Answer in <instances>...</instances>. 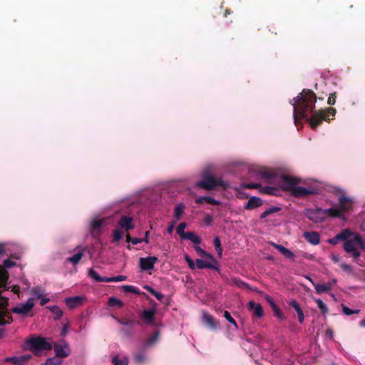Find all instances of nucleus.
Masks as SVG:
<instances>
[{
    "label": "nucleus",
    "instance_id": "36",
    "mask_svg": "<svg viewBox=\"0 0 365 365\" xmlns=\"http://www.w3.org/2000/svg\"><path fill=\"white\" fill-rule=\"evenodd\" d=\"M195 250L199 256L202 257H208L209 258L211 259V254L207 252L205 250L202 249L200 247L198 246V245H196L195 246Z\"/></svg>",
    "mask_w": 365,
    "mask_h": 365
},
{
    "label": "nucleus",
    "instance_id": "11",
    "mask_svg": "<svg viewBox=\"0 0 365 365\" xmlns=\"http://www.w3.org/2000/svg\"><path fill=\"white\" fill-rule=\"evenodd\" d=\"M86 302V297L84 296H76L72 297H68L65 299L66 304L70 309H75L84 304Z\"/></svg>",
    "mask_w": 365,
    "mask_h": 365
},
{
    "label": "nucleus",
    "instance_id": "52",
    "mask_svg": "<svg viewBox=\"0 0 365 365\" xmlns=\"http://www.w3.org/2000/svg\"><path fill=\"white\" fill-rule=\"evenodd\" d=\"M297 316H298V321L300 324H302L304 322V312L302 311V309H301L299 311V312H297Z\"/></svg>",
    "mask_w": 365,
    "mask_h": 365
},
{
    "label": "nucleus",
    "instance_id": "26",
    "mask_svg": "<svg viewBox=\"0 0 365 365\" xmlns=\"http://www.w3.org/2000/svg\"><path fill=\"white\" fill-rule=\"evenodd\" d=\"M83 251H84V249L81 248L78 251V252H76L73 256L67 258V261L71 262L73 264H78L83 256Z\"/></svg>",
    "mask_w": 365,
    "mask_h": 365
},
{
    "label": "nucleus",
    "instance_id": "37",
    "mask_svg": "<svg viewBox=\"0 0 365 365\" xmlns=\"http://www.w3.org/2000/svg\"><path fill=\"white\" fill-rule=\"evenodd\" d=\"M158 337H159V334L158 332H156L153 336H152L151 338L147 339L145 341V342L144 343V347L146 348L152 344H153L154 343H155V341L158 339Z\"/></svg>",
    "mask_w": 365,
    "mask_h": 365
},
{
    "label": "nucleus",
    "instance_id": "6",
    "mask_svg": "<svg viewBox=\"0 0 365 365\" xmlns=\"http://www.w3.org/2000/svg\"><path fill=\"white\" fill-rule=\"evenodd\" d=\"M8 279V273L4 267L0 265V293L8 289L6 287V281ZM11 322V318L9 316L5 314L1 310H0V325H4Z\"/></svg>",
    "mask_w": 365,
    "mask_h": 365
},
{
    "label": "nucleus",
    "instance_id": "19",
    "mask_svg": "<svg viewBox=\"0 0 365 365\" xmlns=\"http://www.w3.org/2000/svg\"><path fill=\"white\" fill-rule=\"evenodd\" d=\"M271 245L277 249L282 255H283L286 258L294 259L295 257L294 254L289 250V249L284 247L282 245H278L274 242H271Z\"/></svg>",
    "mask_w": 365,
    "mask_h": 365
},
{
    "label": "nucleus",
    "instance_id": "28",
    "mask_svg": "<svg viewBox=\"0 0 365 365\" xmlns=\"http://www.w3.org/2000/svg\"><path fill=\"white\" fill-rule=\"evenodd\" d=\"M196 265H197V267L199 269L210 268V269H217V266H214V264L207 263V262H205V261H203V259H196Z\"/></svg>",
    "mask_w": 365,
    "mask_h": 365
},
{
    "label": "nucleus",
    "instance_id": "63",
    "mask_svg": "<svg viewBox=\"0 0 365 365\" xmlns=\"http://www.w3.org/2000/svg\"><path fill=\"white\" fill-rule=\"evenodd\" d=\"M145 289L146 290H148V292H150L151 294L154 293V292H155V289H153L151 287H150V286H145Z\"/></svg>",
    "mask_w": 365,
    "mask_h": 365
},
{
    "label": "nucleus",
    "instance_id": "42",
    "mask_svg": "<svg viewBox=\"0 0 365 365\" xmlns=\"http://www.w3.org/2000/svg\"><path fill=\"white\" fill-rule=\"evenodd\" d=\"M123 237V232L120 230H115L113 231V241L116 242L120 240Z\"/></svg>",
    "mask_w": 365,
    "mask_h": 365
},
{
    "label": "nucleus",
    "instance_id": "61",
    "mask_svg": "<svg viewBox=\"0 0 365 365\" xmlns=\"http://www.w3.org/2000/svg\"><path fill=\"white\" fill-rule=\"evenodd\" d=\"M235 283L237 284V286L238 287H243L245 285V284L244 282H242V281L240 280H236L235 282Z\"/></svg>",
    "mask_w": 365,
    "mask_h": 365
},
{
    "label": "nucleus",
    "instance_id": "22",
    "mask_svg": "<svg viewBox=\"0 0 365 365\" xmlns=\"http://www.w3.org/2000/svg\"><path fill=\"white\" fill-rule=\"evenodd\" d=\"M88 277L95 282H107L108 277H101L93 268L88 269Z\"/></svg>",
    "mask_w": 365,
    "mask_h": 365
},
{
    "label": "nucleus",
    "instance_id": "18",
    "mask_svg": "<svg viewBox=\"0 0 365 365\" xmlns=\"http://www.w3.org/2000/svg\"><path fill=\"white\" fill-rule=\"evenodd\" d=\"M303 237L312 245H317L320 242V236L317 232H305L303 234Z\"/></svg>",
    "mask_w": 365,
    "mask_h": 365
},
{
    "label": "nucleus",
    "instance_id": "58",
    "mask_svg": "<svg viewBox=\"0 0 365 365\" xmlns=\"http://www.w3.org/2000/svg\"><path fill=\"white\" fill-rule=\"evenodd\" d=\"M149 235H150V232L149 231H147L145 233V237L143 239H142L143 242H144L145 243L148 244L149 242Z\"/></svg>",
    "mask_w": 365,
    "mask_h": 365
},
{
    "label": "nucleus",
    "instance_id": "53",
    "mask_svg": "<svg viewBox=\"0 0 365 365\" xmlns=\"http://www.w3.org/2000/svg\"><path fill=\"white\" fill-rule=\"evenodd\" d=\"M4 266L7 268H9V267H14L16 265L15 262L11 261L9 259L4 260Z\"/></svg>",
    "mask_w": 365,
    "mask_h": 365
},
{
    "label": "nucleus",
    "instance_id": "48",
    "mask_svg": "<svg viewBox=\"0 0 365 365\" xmlns=\"http://www.w3.org/2000/svg\"><path fill=\"white\" fill-rule=\"evenodd\" d=\"M203 258H204L203 261H205V262H207V263L214 264V266H216L217 264V262L216 261V259L214 258V257L212 255H211V259L209 258L208 257H204Z\"/></svg>",
    "mask_w": 365,
    "mask_h": 365
},
{
    "label": "nucleus",
    "instance_id": "35",
    "mask_svg": "<svg viewBox=\"0 0 365 365\" xmlns=\"http://www.w3.org/2000/svg\"><path fill=\"white\" fill-rule=\"evenodd\" d=\"M187 225L185 222H181L177 227V232L180 235V238L182 240L186 232H185V229L186 228Z\"/></svg>",
    "mask_w": 365,
    "mask_h": 365
},
{
    "label": "nucleus",
    "instance_id": "60",
    "mask_svg": "<svg viewBox=\"0 0 365 365\" xmlns=\"http://www.w3.org/2000/svg\"><path fill=\"white\" fill-rule=\"evenodd\" d=\"M260 175L264 178H269L272 177V175L267 172H262Z\"/></svg>",
    "mask_w": 365,
    "mask_h": 365
},
{
    "label": "nucleus",
    "instance_id": "5",
    "mask_svg": "<svg viewBox=\"0 0 365 365\" xmlns=\"http://www.w3.org/2000/svg\"><path fill=\"white\" fill-rule=\"evenodd\" d=\"M279 183L283 190L290 191L296 197H303L314 192L310 189L298 186V181L292 177L282 176Z\"/></svg>",
    "mask_w": 365,
    "mask_h": 365
},
{
    "label": "nucleus",
    "instance_id": "62",
    "mask_svg": "<svg viewBox=\"0 0 365 365\" xmlns=\"http://www.w3.org/2000/svg\"><path fill=\"white\" fill-rule=\"evenodd\" d=\"M331 259L335 262H337L339 260V257L334 255H331Z\"/></svg>",
    "mask_w": 365,
    "mask_h": 365
},
{
    "label": "nucleus",
    "instance_id": "13",
    "mask_svg": "<svg viewBox=\"0 0 365 365\" xmlns=\"http://www.w3.org/2000/svg\"><path fill=\"white\" fill-rule=\"evenodd\" d=\"M202 320L210 329L215 330L219 328L218 322L209 313L206 312H202Z\"/></svg>",
    "mask_w": 365,
    "mask_h": 365
},
{
    "label": "nucleus",
    "instance_id": "29",
    "mask_svg": "<svg viewBox=\"0 0 365 365\" xmlns=\"http://www.w3.org/2000/svg\"><path fill=\"white\" fill-rule=\"evenodd\" d=\"M280 210H281V207H277V206H272V207L268 208L267 210H265L264 212H263L261 214V218L264 219V218L267 217V216H269L273 213H276Z\"/></svg>",
    "mask_w": 365,
    "mask_h": 365
},
{
    "label": "nucleus",
    "instance_id": "12",
    "mask_svg": "<svg viewBox=\"0 0 365 365\" xmlns=\"http://www.w3.org/2000/svg\"><path fill=\"white\" fill-rule=\"evenodd\" d=\"M54 351L56 353V356L59 357H66L70 353V349L67 343L64 341H61L58 344L54 345Z\"/></svg>",
    "mask_w": 365,
    "mask_h": 365
},
{
    "label": "nucleus",
    "instance_id": "7",
    "mask_svg": "<svg viewBox=\"0 0 365 365\" xmlns=\"http://www.w3.org/2000/svg\"><path fill=\"white\" fill-rule=\"evenodd\" d=\"M158 261V257L155 256H148L140 257L139 259V267L141 271H150L154 269L155 264Z\"/></svg>",
    "mask_w": 365,
    "mask_h": 365
},
{
    "label": "nucleus",
    "instance_id": "49",
    "mask_svg": "<svg viewBox=\"0 0 365 365\" xmlns=\"http://www.w3.org/2000/svg\"><path fill=\"white\" fill-rule=\"evenodd\" d=\"M274 312V315L279 318V319H284V317L283 315V314L282 313V312L280 311V309H279V307L277 306L274 307V308H272Z\"/></svg>",
    "mask_w": 365,
    "mask_h": 365
},
{
    "label": "nucleus",
    "instance_id": "34",
    "mask_svg": "<svg viewBox=\"0 0 365 365\" xmlns=\"http://www.w3.org/2000/svg\"><path fill=\"white\" fill-rule=\"evenodd\" d=\"M48 308L56 315V319H58L62 317L63 312L58 306L48 307Z\"/></svg>",
    "mask_w": 365,
    "mask_h": 365
},
{
    "label": "nucleus",
    "instance_id": "55",
    "mask_svg": "<svg viewBox=\"0 0 365 365\" xmlns=\"http://www.w3.org/2000/svg\"><path fill=\"white\" fill-rule=\"evenodd\" d=\"M39 299L41 300V305H44V304H46V303H48L50 301V299L48 298L44 294Z\"/></svg>",
    "mask_w": 365,
    "mask_h": 365
},
{
    "label": "nucleus",
    "instance_id": "1",
    "mask_svg": "<svg viewBox=\"0 0 365 365\" xmlns=\"http://www.w3.org/2000/svg\"><path fill=\"white\" fill-rule=\"evenodd\" d=\"M315 94L312 91L304 90L297 98L291 102L294 106V119L295 123L298 118H307L312 128H316L322 120H329V114L332 116L335 114L334 108H329L327 112L321 110L314 113Z\"/></svg>",
    "mask_w": 365,
    "mask_h": 365
},
{
    "label": "nucleus",
    "instance_id": "3",
    "mask_svg": "<svg viewBox=\"0 0 365 365\" xmlns=\"http://www.w3.org/2000/svg\"><path fill=\"white\" fill-rule=\"evenodd\" d=\"M347 238H346L344 249L351 254L354 261H357L360 256L359 250H365V238H362L360 235L351 232L348 230Z\"/></svg>",
    "mask_w": 365,
    "mask_h": 365
},
{
    "label": "nucleus",
    "instance_id": "39",
    "mask_svg": "<svg viewBox=\"0 0 365 365\" xmlns=\"http://www.w3.org/2000/svg\"><path fill=\"white\" fill-rule=\"evenodd\" d=\"M127 279V277L125 275H118L117 277H108L107 282H118L125 281Z\"/></svg>",
    "mask_w": 365,
    "mask_h": 365
},
{
    "label": "nucleus",
    "instance_id": "24",
    "mask_svg": "<svg viewBox=\"0 0 365 365\" xmlns=\"http://www.w3.org/2000/svg\"><path fill=\"white\" fill-rule=\"evenodd\" d=\"M182 240H189L195 245L201 243V238L194 232H187Z\"/></svg>",
    "mask_w": 365,
    "mask_h": 365
},
{
    "label": "nucleus",
    "instance_id": "33",
    "mask_svg": "<svg viewBox=\"0 0 365 365\" xmlns=\"http://www.w3.org/2000/svg\"><path fill=\"white\" fill-rule=\"evenodd\" d=\"M62 363V360L56 356L49 358L46 360L45 363H43L41 365H61Z\"/></svg>",
    "mask_w": 365,
    "mask_h": 365
},
{
    "label": "nucleus",
    "instance_id": "32",
    "mask_svg": "<svg viewBox=\"0 0 365 365\" xmlns=\"http://www.w3.org/2000/svg\"><path fill=\"white\" fill-rule=\"evenodd\" d=\"M214 245L215 247V250L217 252V255L220 257H222V248L221 246V241L219 237H215L214 239Z\"/></svg>",
    "mask_w": 365,
    "mask_h": 365
},
{
    "label": "nucleus",
    "instance_id": "14",
    "mask_svg": "<svg viewBox=\"0 0 365 365\" xmlns=\"http://www.w3.org/2000/svg\"><path fill=\"white\" fill-rule=\"evenodd\" d=\"M106 224L105 219H99L98 217L93 218L90 223V229L93 236L99 232L101 227Z\"/></svg>",
    "mask_w": 365,
    "mask_h": 365
},
{
    "label": "nucleus",
    "instance_id": "50",
    "mask_svg": "<svg viewBox=\"0 0 365 365\" xmlns=\"http://www.w3.org/2000/svg\"><path fill=\"white\" fill-rule=\"evenodd\" d=\"M135 359L136 361L143 362L145 359V356L144 354H138L135 356Z\"/></svg>",
    "mask_w": 365,
    "mask_h": 365
},
{
    "label": "nucleus",
    "instance_id": "30",
    "mask_svg": "<svg viewBox=\"0 0 365 365\" xmlns=\"http://www.w3.org/2000/svg\"><path fill=\"white\" fill-rule=\"evenodd\" d=\"M315 302L317 304L318 308L320 309L322 314L323 315L327 314L329 311L327 304L320 299H317Z\"/></svg>",
    "mask_w": 365,
    "mask_h": 365
},
{
    "label": "nucleus",
    "instance_id": "2",
    "mask_svg": "<svg viewBox=\"0 0 365 365\" xmlns=\"http://www.w3.org/2000/svg\"><path fill=\"white\" fill-rule=\"evenodd\" d=\"M339 204L329 209L317 207L307 209L306 216L314 222H321L328 218L345 220V213L351 208L352 200L344 194L339 196Z\"/></svg>",
    "mask_w": 365,
    "mask_h": 365
},
{
    "label": "nucleus",
    "instance_id": "41",
    "mask_svg": "<svg viewBox=\"0 0 365 365\" xmlns=\"http://www.w3.org/2000/svg\"><path fill=\"white\" fill-rule=\"evenodd\" d=\"M342 312L345 315L349 316L353 314H359V309H351L346 306H342Z\"/></svg>",
    "mask_w": 365,
    "mask_h": 365
},
{
    "label": "nucleus",
    "instance_id": "8",
    "mask_svg": "<svg viewBox=\"0 0 365 365\" xmlns=\"http://www.w3.org/2000/svg\"><path fill=\"white\" fill-rule=\"evenodd\" d=\"M203 179L199 181L196 185L206 190H212L217 185H220V182L215 179L212 176L203 175Z\"/></svg>",
    "mask_w": 365,
    "mask_h": 365
},
{
    "label": "nucleus",
    "instance_id": "16",
    "mask_svg": "<svg viewBox=\"0 0 365 365\" xmlns=\"http://www.w3.org/2000/svg\"><path fill=\"white\" fill-rule=\"evenodd\" d=\"M118 225L122 229L126 230H133L135 227L133 218L128 216H122L118 221Z\"/></svg>",
    "mask_w": 365,
    "mask_h": 365
},
{
    "label": "nucleus",
    "instance_id": "27",
    "mask_svg": "<svg viewBox=\"0 0 365 365\" xmlns=\"http://www.w3.org/2000/svg\"><path fill=\"white\" fill-rule=\"evenodd\" d=\"M113 365H128V359L125 356H115L113 358Z\"/></svg>",
    "mask_w": 365,
    "mask_h": 365
},
{
    "label": "nucleus",
    "instance_id": "21",
    "mask_svg": "<svg viewBox=\"0 0 365 365\" xmlns=\"http://www.w3.org/2000/svg\"><path fill=\"white\" fill-rule=\"evenodd\" d=\"M154 314L155 311L153 309L145 310L142 313V319L149 324H153L154 323Z\"/></svg>",
    "mask_w": 365,
    "mask_h": 365
},
{
    "label": "nucleus",
    "instance_id": "4",
    "mask_svg": "<svg viewBox=\"0 0 365 365\" xmlns=\"http://www.w3.org/2000/svg\"><path fill=\"white\" fill-rule=\"evenodd\" d=\"M28 349L35 355L42 356L53 347L52 341L48 338L31 337L26 341Z\"/></svg>",
    "mask_w": 365,
    "mask_h": 365
},
{
    "label": "nucleus",
    "instance_id": "47",
    "mask_svg": "<svg viewBox=\"0 0 365 365\" xmlns=\"http://www.w3.org/2000/svg\"><path fill=\"white\" fill-rule=\"evenodd\" d=\"M127 242H130L133 245H138L143 242L142 239H139L137 237H130V235H128L126 237Z\"/></svg>",
    "mask_w": 365,
    "mask_h": 365
},
{
    "label": "nucleus",
    "instance_id": "40",
    "mask_svg": "<svg viewBox=\"0 0 365 365\" xmlns=\"http://www.w3.org/2000/svg\"><path fill=\"white\" fill-rule=\"evenodd\" d=\"M224 317L230 322L231 323L235 329H238V325L236 322V321L232 317V316L230 315V314L227 312V311H225L224 312Z\"/></svg>",
    "mask_w": 365,
    "mask_h": 365
},
{
    "label": "nucleus",
    "instance_id": "17",
    "mask_svg": "<svg viewBox=\"0 0 365 365\" xmlns=\"http://www.w3.org/2000/svg\"><path fill=\"white\" fill-rule=\"evenodd\" d=\"M336 282V279H334L331 281L328 282L327 283L314 284V287L316 292L317 294H322V293L329 291Z\"/></svg>",
    "mask_w": 365,
    "mask_h": 365
},
{
    "label": "nucleus",
    "instance_id": "59",
    "mask_svg": "<svg viewBox=\"0 0 365 365\" xmlns=\"http://www.w3.org/2000/svg\"><path fill=\"white\" fill-rule=\"evenodd\" d=\"M245 187L247 188H257L259 187V185L255 184V183H250V184H247Z\"/></svg>",
    "mask_w": 365,
    "mask_h": 365
},
{
    "label": "nucleus",
    "instance_id": "38",
    "mask_svg": "<svg viewBox=\"0 0 365 365\" xmlns=\"http://www.w3.org/2000/svg\"><path fill=\"white\" fill-rule=\"evenodd\" d=\"M108 304L110 307L118 306L119 307H121L123 305L122 301H120L118 299L113 297H112L109 299Z\"/></svg>",
    "mask_w": 365,
    "mask_h": 365
},
{
    "label": "nucleus",
    "instance_id": "10",
    "mask_svg": "<svg viewBox=\"0 0 365 365\" xmlns=\"http://www.w3.org/2000/svg\"><path fill=\"white\" fill-rule=\"evenodd\" d=\"M248 310L252 313L256 318H262L264 317V311L260 304L254 301H250L247 304Z\"/></svg>",
    "mask_w": 365,
    "mask_h": 365
},
{
    "label": "nucleus",
    "instance_id": "31",
    "mask_svg": "<svg viewBox=\"0 0 365 365\" xmlns=\"http://www.w3.org/2000/svg\"><path fill=\"white\" fill-rule=\"evenodd\" d=\"M184 210H185V206L182 203L178 205L175 207V212H174V216L176 218V220H179L180 218V217L182 216V215L184 212Z\"/></svg>",
    "mask_w": 365,
    "mask_h": 365
},
{
    "label": "nucleus",
    "instance_id": "54",
    "mask_svg": "<svg viewBox=\"0 0 365 365\" xmlns=\"http://www.w3.org/2000/svg\"><path fill=\"white\" fill-rule=\"evenodd\" d=\"M265 299L266 300L269 302V304H270V306L272 307V308H274V307L277 306V304H275V302H274V300L268 295H266L265 296Z\"/></svg>",
    "mask_w": 365,
    "mask_h": 365
},
{
    "label": "nucleus",
    "instance_id": "64",
    "mask_svg": "<svg viewBox=\"0 0 365 365\" xmlns=\"http://www.w3.org/2000/svg\"><path fill=\"white\" fill-rule=\"evenodd\" d=\"M212 217H207L205 219V223H206V225H210L211 224V222H212Z\"/></svg>",
    "mask_w": 365,
    "mask_h": 365
},
{
    "label": "nucleus",
    "instance_id": "23",
    "mask_svg": "<svg viewBox=\"0 0 365 365\" xmlns=\"http://www.w3.org/2000/svg\"><path fill=\"white\" fill-rule=\"evenodd\" d=\"M347 234L348 230H344L337 234L334 238L329 239L328 242L332 245H336L339 240H344L345 242L346 238H347Z\"/></svg>",
    "mask_w": 365,
    "mask_h": 365
},
{
    "label": "nucleus",
    "instance_id": "57",
    "mask_svg": "<svg viewBox=\"0 0 365 365\" xmlns=\"http://www.w3.org/2000/svg\"><path fill=\"white\" fill-rule=\"evenodd\" d=\"M153 294L158 299V300H162L163 298H164V296L163 294H162L161 293L157 292L155 290L154 293H153Z\"/></svg>",
    "mask_w": 365,
    "mask_h": 365
},
{
    "label": "nucleus",
    "instance_id": "43",
    "mask_svg": "<svg viewBox=\"0 0 365 365\" xmlns=\"http://www.w3.org/2000/svg\"><path fill=\"white\" fill-rule=\"evenodd\" d=\"M122 289L125 292L139 293L137 288L131 285H123Z\"/></svg>",
    "mask_w": 365,
    "mask_h": 365
},
{
    "label": "nucleus",
    "instance_id": "44",
    "mask_svg": "<svg viewBox=\"0 0 365 365\" xmlns=\"http://www.w3.org/2000/svg\"><path fill=\"white\" fill-rule=\"evenodd\" d=\"M185 259L191 269H194L197 267L196 262H195L187 255H185Z\"/></svg>",
    "mask_w": 365,
    "mask_h": 365
},
{
    "label": "nucleus",
    "instance_id": "45",
    "mask_svg": "<svg viewBox=\"0 0 365 365\" xmlns=\"http://www.w3.org/2000/svg\"><path fill=\"white\" fill-rule=\"evenodd\" d=\"M31 294L37 299H40L43 295V293L40 288L33 289L31 291Z\"/></svg>",
    "mask_w": 365,
    "mask_h": 365
},
{
    "label": "nucleus",
    "instance_id": "15",
    "mask_svg": "<svg viewBox=\"0 0 365 365\" xmlns=\"http://www.w3.org/2000/svg\"><path fill=\"white\" fill-rule=\"evenodd\" d=\"M31 356L30 354H24L21 356H13V357H7L6 358V361L11 362L15 365H24L29 359H31Z\"/></svg>",
    "mask_w": 365,
    "mask_h": 365
},
{
    "label": "nucleus",
    "instance_id": "46",
    "mask_svg": "<svg viewBox=\"0 0 365 365\" xmlns=\"http://www.w3.org/2000/svg\"><path fill=\"white\" fill-rule=\"evenodd\" d=\"M289 304L293 307L297 312H299V311L302 309L299 304L295 299L290 300Z\"/></svg>",
    "mask_w": 365,
    "mask_h": 365
},
{
    "label": "nucleus",
    "instance_id": "56",
    "mask_svg": "<svg viewBox=\"0 0 365 365\" xmlns=\"http://www.w3.org/2000/svg\"><path fill=\"white\" fill-rule=\"evenodd\" d=\"M335 96H334V94H331L328 98V103L329 105H334L335 103Z\"/></svg>",
    "mask_w": 365,
    "mask_h": 365
},
{
    "label": "nucleus",
    "instance_id": "9",
    "mask_svg": "<svg viewBox=\"0 0 365 365\" xmlns=\"http://www.w3.org/2000/svg\"><path fill=\"white\" fill-rule=\"evenodd\" d=\"M34 306V299L29 298L26 302L20 304L13 308L12 312L19 314H26L33 309Z\"/></svg>",
    "mask_w": 365,
    "mask_h": 365
},
{
    "label": "nucleus",
    "instance_id": "51",
    "mask_svg": "<svg viewBox=\"0 0 365 365\" xmlns=\"http://www.w3.org/2000/svg\"><path fill=\"white\" fill-rule=\"evenodd\" d=\"M340 267L342 269H344V271H346L347 272H351L352 270L351 267L346 263L341 264Z\"/></svg>",
    "mask_w": 365,
    "mask_h": 365
},
{
    "label": "nucleus",
    "instance_id": "25",
    "mask_svg": "<svg viewBox=\"0 0 365 365\" xmlns=\"http://www.w3.org/2000/svg\"><path fill=\"white\" fill-rule=\"evenodd\" d=\"M195 202L197 203H203L204 202H206L207 203L212 204V205H220V202L210 196H202L199 197L195 199Z\"/></svg>",
    "mask_w": 365,
    "mask_h": 365
},
{
    "label": "nucleus",
    "instance_id": "20",
    "mask_svg": "<svg viewBox=\"0 0 365 365\" xmlns=\"http://www.w3.org/2000/svg\"><path fill=\"white\" fill-rule=\"evenodd\" d=\"M262 205V200L257 197H252L247 201L245 208L247 210H252L257 207Z\"/></svg>",
    "mask_w": 365,
    "mask_h": 365
}]
</instances>
